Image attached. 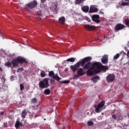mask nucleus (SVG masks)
<instances>
[{"label":"nucleus","mask_w":129,"mask_h":129,"mask_svg":"<svg viewBox=\"0 0 129 129\" xmlns=\"http://www.w3.org/2000/svg\"><path fill=\"white\" fill-rule=\"evenodd\" d=\"M108 70V67L104 66L100 62H95L92 63V67L87 71L88 76H92L94 74H98L101 71H106Z\"/></svg>","instance_id":"obj_1"},{"label":"nucleus","mask_w":129,"mask_h":129,"mask_svg":"<svg viewBox=\"0 0 129 129\" xmlns=\"http://www.w3.org/2000/svg\"><path fill=\"white\" fill-rule=\"evenodd\" d=\"M91 59V57L90 56L85 57L82 59V60L79 61L74 65L71 66V69L73 72H76V71L78 70V68L80 67V65L81 66L83 67L85 64H86V62H89V61H90Z\"/></svg>","instance_id":"obj_2"},{"label":"nucleus","mask_w":129,"mask_h":129,"mask_svg":"<svg viewBox=\"0 0 129 129\" xmlns=\"http://www.w3.org/2000/svg\"><path fill=\"white\" fill-rule=\"evenodd\" d=\"M12 63V67L15 68V67H18L19 64H28L29 62L26 59V58L22 57L21 56H18V57L13 59L11 60Z\"/></svg>","instance_id":"obj_3"},{"label":"nucleus","mask_w":129,"mask_h":129,"mask_svg":"<svg viewBox=\"0 0 129 129\" xmlns=\"http://www.w3.org/2000/svg\"><path fill=\"white\" fill-rule=\"evenodd\" d=\"M49 78H45L42 81H40L39 83V88L41 89H44V88H48L50 85H49Z\"/></svg>","instance_id":"obj_4"},{"label":"nucleus","mask_w":129,"mask_h":129,"mask_svg":"<svg viewBox=\"0 0 129 129\" xmlns=\"http://www.w3.org/2000/svg\"><path fill=\"white\" fill-rule=\"evenodd\" d=\"M105 104V101H102L98 105H94L95 111L97 112V113H99V112L102 110V108L104 106Z\"/></svg>","instance_id":"obj_5"},{"label":"nucleus","mask_w":129,"mask_h":129,"mask_svg":"<svg viewBox=\"0 0 129 129\" xmlns=\"http://www.w3.org/2000/svg\"><path fill=\"white\" fill-rule=\"evenodd\" d=\"M37 5H38V3L37 2V1H34L28 3V4H26L25 6L26 9H30V10H32V9H34V8H36V7Z\"/></svg>","instance_id":"obj_6"},{"label":"nucleus","mask_w":129,"mask_h":129,"mask_svg":"<svg viewBox=\"0 0 129 129\" xmlns=\"http://www.w3.org/2000/svg\"><path fill=\"white\" fill-rule=\"evenodd\" d=\"M48 76L49 77H51L53 79H55L56 81H59L61 79V78L58 76V74H55L52 71L49 72Z\"/></svg>","instance_id":"obj_7"},{"label":"nucleus","mask_w":129,"mask_h":129,"mask_svg":"<svg viewBox=\"0 0 129 129\" xmlns=\"http://www.w3.org/2000/svg\"><path fill=\"white\" fill-rule=\"evenodd\" d=\"M115 79V76L114 74H109L106 77V81L108 83H111L113 82Z\"/></svg>","instance_id":"obj_8"},{"label":"nucleus","mask_w":129,"mask_h":129,"mask_svg":"<svg viewBox=\"0 0 129 129\" xmlns=\"http://www.w3.org/2000/svg\"><path fill=\"white\" fill-rule=\"evenodd\" d=\"M90 61H91V59L90 61L86 62L87 63H85V64H84L83 67V69H85V70H87V71H88V70H89V69H90V68L92 67V64H91Z\"/></svg>","instance_id":"obj_9"},{"label":"nucleus","mask_w":129,"mask_h":129,"mask_svg":"<svg viewBox=\"0 0 129 129\" xmlns=\"http://www.w3.org/2000/svg\"><path fill=\"white\" fill-rule=\"evenodd\" d=\"M92 21L96 23L97 24H99L100 23V20H99V15H94L92 16Z\"/></svg>","instance_id":"obj_10"},{"label":"nucleus","mask_w":129,"mask_h":129,"mask_svg":"<svg viewBox=\"0 0 129 129\" xmlns=\"http://www.w3.org/2000/svg\"><path fill=\"white\" fill-rule=\"evenodd\" d=\"M124 26L123 24H117L114 27V31L115 32H118L120 30H122L124 28Z\"/></svg>","instance_id":"obj_11"},{"label":"nucleus","mask_w":129,"mask_h":129,"mask_svg":"<svg viewBox=\"0 0 129 129\" xmlns=\"http://www.w3.org/2000/svg\"><path fill=\"white\" fill-rule=\"evenodd\" d=\"M98 12V9L95 7V6L92 5L90 7V10L89 11V14H93V13H97Z\"/></svg>","instance_id":"obj_12"},{"label":"nucleus","mask_w":129,"mask_h":129,"mask_svg":"<svg viewBox=\"0 0 129 129\" xmlns=\"http://www.w3.org/2000/svg\"><path fill=\"white\" fill-rule=\"evenodd\" d=\"M101 62L103 64H107L108 63V55L105 54L101 58Z\"/></svg>","instance_id":"obj_13"},{"label":"nucleus","mask_w":129,"mask_h":129,"mask_svg":"<svg viewBox=\"0 0 129 129\" xmlns=\"http://www.w3.org/2000/svg\"><path fill=\"white\" fill-rule=\"evenodd\" d=\"M77 74H78V76H83L85 74V71L82 68H79L78 69L77 71Z\"/></svg>","instance_id":"obj_14"},{"label":"nucleus","mask_w":129,"mask_h":129,"mask_svg":"<svg viewBox=\"0 0 129 129\" xmlns=\"http://www.w3.org/2000/svg\"><path fill=\"white\" fill-rule=\"evenodd\" d=\"M84 28H85L86 30H88V31H92V30H95V26L88 24H85Z\"/></svg>","instance_id":"obj_15"},{"label":"nucleus","mask_w":129,"mask_h":129,"mask_svg":"<svg viewBox=\"0 0 129 129\" xmlns=\"http://www.w3.org/2000/svg\"><path fill=\"white\" fill-rule=\"evenodd\" d=\"M81 10L84 13H88V12H89V7L88 6H83L81 8Z\"/></svg>","instance_id":"obj_16"},{"label":"nucleus","mask_w":129,"mask_h":129,"mask_svg":"<svg viewBox=\"0 0 129 129\" xmlns=\"http://www.w3.org/2000/svg\"><path fill=\"white\" fill-rule=\"evenodd\" d=\"M28 112H27V110L26 109H24L22 111L21 113V117L22 118H26V117L27 116Z\"/></svg>","instance_id":"obj_17"},{"label":"nucleus","mask_w":129,"mask_h":129,"mask_svg":"<svg viewBox=\"0 0 129 129\" xmlns=\"http://www.w3.org/2000/svg\"><path fill=\"white\" fill-rule=\"evenodd\" d=\"M20 126H24V124H23L22 122H20V121H17L15 123V127L17 129H19V127H20Z\"/></svg>","instance_id":"obj_18"},{"label":"nucleus","mask_w":129,"mask_h":129,"mask_svg":"<svg viewBox=\"0 0 129 129\" xmlns=\"http://www.w3.org/2000/svg\"><path fill=\"white\" fill-rule=\"evenodd\" d=\"M57 7H58V4L54 3L52 10L53 11V12L55 13V14H57V12L58 11V9H57Z\"/></svg>","instance_id":"obj_19"},{"label":"nucleus","mask_w":129,"mask_h":129,"mask_svg":"<svg viewBox=\"0 0 129 129\" xmlns=\"http://www.w3.org/2000/svg\"><path fill=\"white\" fill-rule=\"evenodd\" d=\"M12 61L10 62V61H8L5 63V66H6V67H8V68H13V67H12Z\"/></svg>","instance_id":"obj_20"},{"label":"nucleus","mask_w":129,"mask_h":129,"mask_svg":"<svg viewBox=\"0 0 129 129\" xmlns=\"http://www.w3.org/2000/svg\"><path fill=\"white\" fill-rule=\"evenodd\" d=\"M58 22L60 24H64L65 23V17H62L58 19Z\"/></svg>","instance_id":"obj_21"},{"label":"nucleus","mask_w":129,"mask_h":129,"mask_svg":"<svg viewBox=\"0 0 129 129\" xmlns=\"http://www.w3.org/2000/svg\"><path fill=\"white\" fill-rule=\"evenodd\" d=\"M99 77H94L92 78V81H93V83H96V82L99 79Z\"/></svg>","instance_id":"obj_22"},{"label":"nucleus","mask_w":129,"mask_h":129,"mask_svg":"<svg viewBox=\"0 0 129 129\" xmlns=\"http://www.w3.org/2000/svg\"><path fill=\"white\" fill-rule=\"evenodd\" d=\"M51 93V90H50V89H46L44 91V94H45V95H49Z\"/></svg>","instance_id":"obj_23"},{"label":"nucleus","mask_w":129,"mask_h":129,"mask_svg":"<svg viewBox=\"0 0 129 129\" xmlns=\"http://www.w3.org/2000/svg\"><path fill=\"white\" fill-rule=\"evenodd\" d=\"M124 23L126 26L129 28V19H126L124 20Z\"/></svg>","instance_id":"obj_24"},{"label":"nucleus","mask_w":129,"mask_h":129,"mask_svg":"<svg viewBox=\"0 0 129 129\" xmlns=\"http://www.w3.org/2000/svg\"><path fill=\"white\" fill-rule=\"evenodd\" d=\"M75 60H76V58H74V57H72V58H70L67 59V61H68V62H75Z\"/></svg>","instance_id":"obj_25"},{"label":"nucleus","mask_w":129,"mask_h":129,"mask_svg":"<svg viewBox=\"0 0 129 129\" xmlns=\"http://www.w3.org/2000/svg\"><path fill=\"white\" fill-rule=\"evenodd\" d=\"M84 2V0H76L75 4L76 5H80V4H82Z\"/></svg>","instance_id":"obj_26"},{"label":"nucleus","mask_w":129,"mask_h":129,"mask_svg":"<svg viewBox=\"0 0 129 129\" xmlns=\"http://www.w3.org/2000/svg\"><path fill=\"white\" fill-rule=\"evenodd\" d=\"M41 77L44 78L46 77V73L44 71H42L40 73Z\"/></svg>","instance_id":"obj_27"},{"label":"nucleus","mask_w":129,"mask_h":129,"mask_svg":"<svg viewBox=\"0 0 129 129\" xmlns=\"http://www.w3.org/2000/svg\"><path fill=\"white\" fill-rule=\"evenodd\" d=\"M37 100L38 99H37V98H33L31 100V103H33V104L36 103Z\"/></svg>","instance_id":"obj_28"},{"label":"nucleus","mask_w":129,"mask_h":129,"mask_svg":"<svg viewBox=\"0 0 129 129\" xmlns=\"http://www.w3.org/2000/svg\"><path fill=\"white\" fill-rule=\"evenodd\" d=\"M58 82L59 83H63L64 84H68V83H70V81H59Z\"/></svg>","instance_id":"obj_29"},{"label":"nucleus","mask_w":129,"mask_h":129,"mask_svg":"<svg viewBox=\"0 0 129 129\" xmlns=\"http://www.w3.org/2000/svg\"><path fill=\"white\" fill-rule=\"evenodd\" d=\"M119 53H117L114 56L113 59L114 60H116V59H118L119 58Z\"/></svg>","instance_id":"obj_30"},{"label":"nucleus","mask_w":129,"mask_h":129,"mask_svg":"<svg viewBox=\"0 0 129 129\" xmlns=\"http://www.w3.org/2000/svg\"><path fill=\"white\" fill-rule=\"evenodd\" d=\"M20 90L21 91H23V90H24V89H25V86H24L23 84H21L20 85Z\"/></svg>","instance_id":"obj_31"},{"label":"nucleus","mask_w":129,"mask_h":129,"mask_svg":"<svg viewBox=\"0 0 129 129\" xmlns=\"http://www.w3.org/2000/svg\"><path fill=\"white\" fill-rule=\"evenodd\" d=\"M87 124L88 125H89V126H92V125H93L94 124L93 121H88L87 123Z\"/></svg>","instance_id":"obj_32"},{"label":"nucleus","mask_w":129,"mask_h":129,"mask_svg":"<svg viewBox=\"0 0 129 129\" xmlns=\"http://www.w3.org/2000/svg\"><path fill=\"white\" fill-rule=\"evenodd\" d=\"M121 6L122 7H125V6H129L128 3L123 2L121 4Z\"/></svg>","instance_id":"obj_33"},{"label":"nucleus","mask_w":129,"mask_h":129,"mask_svg":"<svg viewBox=\"0 0 129 129\" xmlns=\"http://www.w3.org/2000/svg\"><path fill=\"white\" fill-rule=\"evenodd\" d=\"M37 16L38 18H41L42 17V13L41 12H37Z\"/></svg>","instance_id":"obj_34"},{"label":"nucleus","mask_w":129,"mask_h":129,"mask_svg":"<svg viewBox=\"0 0 129 129\" xmlns=\"http://www.w3.org/2000/svg\"><path fill=\"white\" fill-rule=\"evenodd\" d=\"M3 127H8V122H5L3 125Z\"/></svg>","instance_id":"obj_35"},{"label":"nucleus","mask_w":129,"mask_h":129,"mask_svg":"<svg viewBox=\"0 0 129 129\" xmlns=\"http://www.w3.org/2000/svg\"><path fill=\"white\" fill-rule=\"evenodd\" d=\"M23 71H24V69L21 68H19L17 70V72L19 73V72H23Z\"/></svg>","instance_id":"obj_36"},{"label":"nucleus","mask_w":129,"mask_h":129,"mask_svg":"<svg viewBox=\"0 0 129 129\" xmlns=\"http://www.w3.org/2000/svg\"><path fill=\"white\" fill-rule=\"evenodd\" d=\"M54 82H55V79H51L50 80V83L51 84H52V83H54Z\"/></svg>","instance_id":"obj_37"},{"label":"nucleus","mask_w":129,"mask_h":129,"mask_svg":"<svg viewBox=\"0 0 129 129\" xmlns=\"http://www.w3.org/2000/svg\"><path fill=\"white\" fill-rule=\"evenodd\" d=\"M112 118H113V119H116L117 118L116 115H115V114L112 115Z\"/></svg>","instance_id":"obj_38"},{"label":"nucleus","mask_w":129,"mask_h":129,"mask_svg":"<svg viewBox=\"0 0 129 129\" xmlns=\"http://www.w3.org/2000/svg\"><path fill=\"white\" fill-rule=\"evenodd\" d=\"M77 77H80V76H79L78 75H75L74 76V79H76V78H77Z\"/></svg>","instance_id":"obj_39"},{"label":"nucleus","mask_w":129,"mask_h":129,"mask_svg":"<svg viewBox=\"0 0 129 129\" xmlns=\"http://www.w3.org/2000/svg\"><path fill=\"white\" fill-rule=\"evenodd\" d=\"M86 21H87L89 23H90V22H91V20H90L89 18H86Z\"/></svg>","instance_id":"obj_40"},{"label":"nucleus","mask_w":129,"mask_h":129,"mask_svg":"<svg viewBox=\"0 0 129 129\" xmlns=\"http://www.w3.org/2000/svg\"><path fill=\"white\" fill-rule=\"evenodd\" d=\"M99 15H104V13H103L102 11H100V12H99Z\"/></svg>","instance_id":"obj_41"},{"label":"nucleus","mask_w":129,"mask_h":129,"mask_svg":"<svg viewBox=\"0 0 129 129\" xmlns=\"http://www.w3.org/2000/svg\"><path fill=\"white\" fill-rule=\"evenodd\" d=\"M46 1L47 0H41V3H42V4H45Z\"/></svg>","instance_id":"obj_42"},{"label":"nucleus","mask_w":129,"mask_h":129,"mask_svg":"<svg viewBox=\"0 0 129 129\" xmlns=\"http://www.w3.org/2000/svg\"><path fill=\"white\" fill-rule=\"evenodd\" d=\"M0 114L1 115H4L5 114V112L2 111V112H0Z\"/></svg>","instance_id":"obj_43"},{"label":"nucleus","mask_w":129,"mask_h":129,"mask_svg":"<svg viewBox=\"0 0 129 129\" xmlns=\"http://www.w3.org/2000/svg\"><path fill=\"white\" fill-rule=\"evenodd\" d=\"M126 56L129 58V50L127 52Z\"/></svg>","instance_id":"obj_44"},{"label":"nucleus","mask_w":129,"mask_h":129,"mask_svg":"<svg viewBox=\"0 0 129 129\" xmlns=\"http://www.w3.org/2000/svg\"><path fill=\"white\" fill-rule=\"evenodd\" d=\"M0 71H3V68L0 67Z\"/></svg>","instance_id":"obj_45"},{"label":"nucleus","mask_w":129,"mask_h":129,"mask_svg":"<svg viewBox=\"0 0 129 129\" xmlns=\"http://www.w3.org/2000/svg\"><path fill=\"white\" fill-rule=\"evenodd\" d=\"M125 2H129V0H124Z\"/></svg>","instance_id":"obj_46"},{"label":"nucleus","mask_w":129,"mask_h":129,"mask_svg":"<svg viewBox=\"0 0 129 129\" xmlns=\"http://www.w3.org/2000/svg\"><path fill=\"white\" fill-rule=\"evenodd\" d=\"M44 120H46V119H44Z\"/></svg>","instance_id":"obj_47"}]
</instances>
